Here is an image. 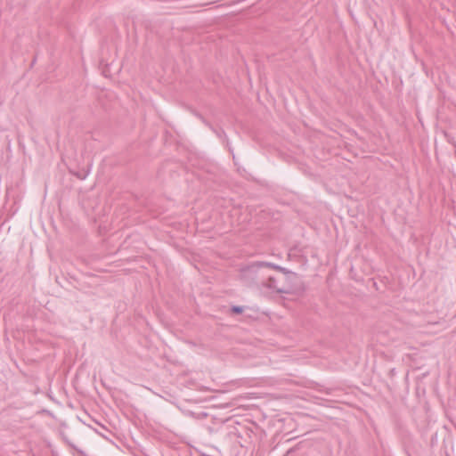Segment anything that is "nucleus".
Segmentation results:
<instances>
[{"instance_id":"obj_12","label":"nucleus","mask_w":456,"mask_h":456,"mask_svg":"<svg viewBox=\"0 0 456 456\" xmlns=\"http://www.w3.org/2000/svg\"><path fill=\"white\" fill-rule=\"evenodd\" d=\"M105 72H108V69L102 70L103 75H104V76H107V75L105 74Z\"/></svg>"},{"instance_id":"obj_6","label":"nucleus","mask_w":456,"mask_h":456,"mask_svg":"<svg viewBox=\"0 0 456 456\" xmlns=\"http://www.w3.org/2000/svg\"><path fill=\"white\" fill-rule=\"evenodd\" d=\"M244 312V306L241 305H232L230 308V314L232 315H239L243 314Z\"/></svg>"},{"instance_id":"obj_10","label":"nucleus","mask_w":456,"mask_h":456,"mask_svg":"<svg viewBox=\"0 0 456 456\" xmlns=\"http://www.w3.org/2000/svg\"><path fill=\"white\" fill-rule=\"evenodd\" d=\"M389 373H390L391 376H394L395 373V369H391Z\"/></svg>"},{"instance_id":"obj_5","label":"nucleus","mask_w":456,"mask_h":456,"mask_svg":"<svg viewBox=\"0 0 456 456\" xmlns=\"http://www.w3.org/2000/svg\"><path fill=\"white\" fill-rule=\"evenodd\" d=\"M211 130L221 139H223L224 141H226V142L228 143V138H227V135L224 132V130L223 128H215L214 126L211 128Z\"/></svg>"},{"instance_id":"obj_1","label":"nucleus","mask_w":456,"mask_h":456,"mask_svg":"<svg viewBox=\"0 0 456 456\" xmlns=\"http://www.w3.org/2000/svg\"><path fill=\"white\" fill-rule=\"evenodd\" d=\"M259 270L260 267L256 261L244 265L240 269V279L248 286L256 285L260 282Z\"/></svg>"},{"instance_id":"obj_3","label":"nucleus","mask_w":456,"mask_h":456,"mask_svg":"<svg viewBox=\"0 0 456 456\" xmlns=\"http://www.w3.org/2000/svg\"><path fill=\"white\" fill-rule=\"evenodd\" d=\"M261 283L263 286H265L270 289L275 290L277 293H278V289H281V287L277 283V280L273 276H269L267 278L266 281H261Z\"/></svg>"},{"instance_id":"obj_4","label":"nucleus","mask_w":456,"mask_h":456,"mask_svg":"<svg viewBox=\"0 0 456 456\" xmlns=\"http://www.w3.org/2000/svg\"><path fill=\"white\" fill-rule=\"evenodd\" d=\"M69 173L76 176L77 179L84 180L89 174V168H82L81 170H78L77 172L69 169Z\"/></svg>"},{"instance_id":"obj_13","label":"nucleus","mask_w":456,"mask_h":456,"mask_svg":"<svg viewBox=\"0 0 456 456\" xmlns=\"http://www.w3.org/2000/svg\"><path fill=\"white\" fill-rule=\"evenodd\" d=\"M105 72H108V69L102 70L103 75H104V76H107V75L105 74Z\"/></svg>"},{"instance_id":"obj_8","label":"nucleus","mask_w":456,"mask_h":456,"mask_svg":"<svg viewBox=\"0 0 456 456\" xmlns=\"http://www.w3.org/2000/svg\"><path fill=\"white\" fill-rule=\"evenodd\" d=\"M256 262L259 265L260 269L263 267H268V268L272 269V266L273 265V263H271V262H265V261H256Z\"/></svg>"},{"instance_id":"obj_9","label":"nucleus","mask_w":456,"mask_h":456,"mask_svg":"<svg viewBox=\"0 0 456 456\" xmlns=\"http://www.w3.org/2000/svg\"><path fill=\"white\" fill-rule=\"evenodd\" d=\"M198 117H199V118H200V120H201V121H202L206 126H208L210 129L213 127V126H212L208 121H207V120L205 119V118H204L202 115L198 114Z\"/></svg>"},{"instance_id":"obj_7","label":"nucleus","mask_w":456,"mask_h":456,"mask_svg":"<svg viewBox=\"0 0 456 456\" xmlns=\"http://www.w3.org/2000/svg\"><path fill=\"white\" fill-rule=\"evenodd\" d=\"M272 269L276 270V271H278V272H281V273H289V274H290V273H289V270H288L287 268L282 267V266H281V265H276V264H273V265Z\"/></svg>"},{"instance_id":"obj_2","label":"nucleus","mask_w":456,"mask_h":456,"mask_svg":"<svg viewBox=\"0 0 456 456\" xmlns=\"http://www.w3.org/2000/svg\"><path fill=\"white\" fill-rule=\"evenodd\" d=\"M289 273H283L286 279V284L281 286L278 289L279 294H293L304 290V283L299 275L289 270Z\"/></svg>"},{"instance_id":"obj_11","label":"nucleus","mask_w":456,"mask_h":456,"mask_svg":"<svg viewBox=\"0 0 456 456\" xmlns=\"http://www.w3.org/2000/svg\"><path fill=\"white\" fill-rule=\"evenodd\" d=\"M80 456H86L82 451H79Z\"/></svg>"}]
</instances>
